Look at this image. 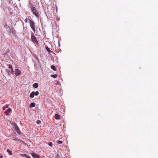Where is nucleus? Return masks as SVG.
Returning a JSON list of instances; mask_svg holds the SVG:
<instances>
[{"label": "nucleus", "instance_id": "obj_1", "mask_svg": "<svg viewBox=\"0 0 158 158\" xmlns=\"http://www.w3.org/2000/svg\"><path fill=\"white\" fill-rule=\"evenodd\" d=\"M31 38L32 41L35 44H38V42L36 39V38L35 37L33 33H31Z\"/></svg>", "mask_w": 158, "mask_h": 158}, {"label": "nucleus", "instance_id": "obj_2", "mask_svg": "<svg viewBox=\"0 0 158 158\" xmlns=\"http://www.w3.org/2000/svg\"><path fill=\"white\" fill-rule=\"evenodd\" d=\"M31 10L33 14L36 17H38L39 14L38 12L35 7L32 6L31 8Z\"/></svg>", "mask_w": 158, "mask_h": 158}, {"label": "nucleus", "instance_id": "obj_3", "mask_svg": "<svg viewBox=\"0 0 158 158\" xmlns=\"http://www.w3.org/2000/svg\"><path fill=\"white\" fill-rule=\"evenodd\" d=\"M29 23L30 25V26L32 29L33 30L34 32L35 31V25L34 22L31 20H29Z\"/></svg>", "mask_w": 158, "mask_h": 158}, {"label": "nucleus", "instance_id": "obj_4", "mask_svg": "<svg viewBox=\"0 0 158 158\" xmlns=\"http://www.w3.org/2000/svg\"><path fill=\"white\" fill-rule=\"evenodd\" d=\"M31 155L34 158H40V156L38 154H36L34 152L31 153Z\"/></svg>", "mask_w": 158, "mask_h": 158}, {"label": "nucleus", "instance_id": "obj_5", "mask_svg": "<svg viewBox=\"0 0 158 158\" xmlns=\"http://www.w3.org/2000/svg\"><path fill=\"white\" fill-rule=\"evenodd\" d=\"M21 73V71L19 69H16L15 70V74L16 76L19 75Z\"/></svg>", "mask_w": 158, "mask_h": 158}, {"label": "nucleus", "instance_id": "obj_6", "mask_svg": "<svg viewBox=\"0 0 158 158\" xmlns=\"http://www.w3.org/2000/svg\"><path fill=\"white\" fill-rule=\"evenodd\" d=\"M6 72L7 76H10V74L11 73V70L8 69H6Z\"/></svg>", "mask_w": 158, "mask_h": 158}, {"label": "nucleus", "instance_id": "obj_7", "mask_svg": "<svg viewBox=\"0 0 158 158\" xmlns=\"http://www.w3.org/2000/svg\"><path fill=\"white\" fill-rule=\"evenodd\" d=\"M11 112V110L10 108H8L6 111L5 112V113L7 115H8L9 114H10Z\"/></svg>", "mask_w": 158, "mask_h": 158}, {"label": "nucleus", "instance_id": "obj_8", "mask_svg": "<svg viewBox=\"0 0 158 158\" xmlns=\"http://www.w3.org/2000/svg\"><path fill=\"white\" fill-rule=\"evenodd\" d=\"M55 118L57 120H59L60 119V115L58 114H56L55 115Z\"/></svg>", "mask_w": 158, "mask_h": 158}, {"label": "nucleus", "instance_id": "obj_9", "mask_svg": "<svg viewBox=\"0 0 158 158\" xmlns=\"http://www.w3.org/2000/svg\"><path fill=\"white\" fill-rule=\"evenodd\" d=\"M15 130L19 134L20 133V131L19 129V128L17 125L15 126Z\"/></svg>", "mask_w": 158, "mask_h": 158}, {"label": "nucleus", "instance_id": "obj_10", "mask_svg": "<svg viewBox=\"0 0 158 158\" xmlns=\"http://www.w3.org/2000/svg\"><path fill=\"white\" fill-rule=\"evenodd\" d=\"M35 92L34 91H32L30 95V97L31 98H33L35 95Z\"/></svg>", "mask_w": 158, "mask_h": 158}, {"label": "nucleus", "instance_id": "obj_11", "mask_svg": "<svg viewBox=\"0 0 158 158\" xmlns=\"http://www.w3.org/2000/svg\"><path fill=\"white\" fill-rule=\"evenodd\" d=\"M33 86L35 88H37L38 87V85L37 83H35L33 84Z\"/></svg>", "mask_w": 158, "mask_h": 158}, {"label": "nucleus", "instance_id": "obj_12", "mask_svg": "<svg viewBox=\"0 0 158 158\" xmlns=\"http://www.w3.org/2000/svg\"><path fill=\"white\" fill-rule=\"evenodd\" d=\"M35 104L34 102H32V103H31V104H30V107H35Z\"/></svg>", "mask_w": 158, "mask_h": 158}, {"label": "nucleus", "instance_id": "obj_13", "mask_svg": "<svg viewBox=\"0 0 158 158\" xmlns=\"http://www.w3.org/2000/svg\"><path fill=\"white\" fill-rule=\"evenodd\" d=\"M51 68L54 71H56V70L55 66L53 65H52L51 66Z\"/></svg>", "mask_w": 158, "mask_h": 158}, {"label": "nucleus", "instance_id": "obj_14", "mask_svg": "<svg viewBox=\"0 0 158 158\" xmlns=\"http://www.w3.org/2000/svg\"><path fill=\"white\" fill-rule=\"evenodd\" d=\"M6 151L7 152L9 153L10 155H11L12 154L10 150L9 149H7L6 150Z\"/></svg>", "mask_w": 158, "mask_h": 158}, {"label": "nucleus", "instance_id": "obj_15", "mask_svg": "<svg viewBox=\"0 0 158 158\" xmlns=\"http://www.w3.org/2000/svg\"><path fill=\"white\" fill-rule=\"evenodd\" d=\"M51 77H53L54 78H56L57 77V75L56 74L52 75H51Z\"/></svg>", "mask_w": 158, "mask_h": 158}, {"label": "nucleus", "instance_id": "obj_16", "mask_svg": "<svg viewBox=\"0 0 158 158\" xmlns=\"http://www.w3.org/2000/svg\"><path fill=\"white\" fill-rule=\"evenodd\" d=\"M63 141L58 140L56 141V143L59 144H61L62 143Z\"/></svg>", "mask_w": 158, "mask_h": 158}, {"label": "nucleus", "instance_id": "obj_17", "mask_svg": "<svg viewBox=\"0 0 158 158\" xmlns=\"http://www.w3.org/2000/svg\"><path fill=\"white\" fill-rule=\"evenodd\" d=\"M46 50H47L48 52H52L51 51L50 49V48H48V47H46Z\"/></svg>", "mask_w": 158, "mask_h": 158}, {"label": "nucleus", "instance_id": "obj_18", "mask_svg": "<svg viewBox=\"0 0 158 158\" xmlns=\"http://www.w3.org/2000/svg\"><path fill=\"white\" fill-rule=\"evenodd\" d=\"M56 158H61V156L59 154H57L56 155Z\"/></svg>", "mask_w": 158, "mask_h": 158}, {"label": "nucleus", "instance_id": "obj_19", "mask_svg": "<svg viewBox=\"0 0 158 158\" xmlns=\"http://www.w3.org/2000/svg\"><path fill=\"white\" fill-rule=\"evenodd\" d=\"M35 95L36 96H37L39 95V92L38 91H36L35 92Z\"/></svg>", "mask_w": 158, "mask_h": 158}, {"label": "nucleus", "instance_id": "obj_20", "mask_svg": "<svg viewBox=\"0 0 158 158\" xmlns=\"http://www.w3.org/2000/svg\"><path fill=\"white\" fill-rule=\"evenodd\" d=\"M8 67L10 69H13L12 66L11 64H9Z\"/></svg>", "mask_w": 158, "mask_h": 158}, {"label": "nucleus", "instance_id": "obj_21", "mask_svg": "<svg viewBox=\"0 0 158 158\" xmlns=\"http://www.w3.org/2000/svg\"><path fill=\"white\" fill-rule=\"evenodd\" d=\"M48 145L49 146H52V142H50L48 143Z\"/></svg>", "mask_w": 158, "mask_h": 158}, {"label": "nucleus", "instance_id": "obj_22", "mask_svg": "<svg viewBox=\"0 0 158 158\" xmlns=\"http://www.w3.org/2000/svg\"><path fill=\"white\" fill-rule=\"evenodd\" d=\"M41 123V121L40 120H38L37 121V124H40V123Z\"/></svg>", "mask_w": 158, "mask_h": 158}, {"label": "nucleus", "instance_id": "obj_23", "mask_svg": "<svg viewBox=\"0 0 158 158\" xmlns=\"http://www.w3.org/2000/svg\"><path fill=\"white\" fill-rule=\"evenodd\" d=\"M10 70H11V74H13V73H14V71H13V69H10Z\"/></svg>", "mask_w": 158, "mask_h": 158}, {"label": "nucleus", "instance_id": "obj_24", "mask_svg": "<svg viewBox=\"0 0 158 158\" xmlns=\"http://www.w3.org/2000/svg\"><path fill=\"white\" fill-rule=\"evenodd\" d=\"M8 106H6V107H5V106H3V108H2V109H3L4 110H5L6 109V108H8Z\"/></svg>", "mask_w": 158, "mask_h": 158}, {"label": "nucleus", "instance_id": "obj_25", "mask_svg": "<svg viewBox=\"0 0 158 158\" xmlns=\"http://www.w3.org/2000/svg\"><path fill=\"white\" fill-rule=\"evenodd\" d=\"M25 22L26 23H28V20H27V18H26V19H25Z\"/></svg>", "mask_w": 158, "mask_h": 158}, {"label": "nucleus", "instance_id": "obj_26", "mask_svg": "<svg viewBox=\"0 0 158 158\" xmlns=\"http://www.w3.org/2000/svg\"><path fill=\"white\" fill-rule=\"evenodd\" d=\"M14 140H15V141H19V139H16V138L15 139H14Z\"/></svg>", "mask_w": 158, "mask_h": 158}, {"label": "nucleus", "instance_id": "obj_27", "mask_svg": "<svg viewBox=\"0 0 158 158\" xmlns=\"http://www.w3.org/2000/svg\"><path fill=\"white\" fill-rule=\"evenodd\" d=\"M3 156L2 155H0V158H3Z\"/></svg>", "mask_w": 158, "mask_h": 158}, {"label": "nucleus", "instance_id": "obj_28", "mask_svg": "<svg viewBox=\"0 0 158 158\" xmlns=\"http://www.w3.org/2000/svg\"><path fill=\"white\" fill-rule=\"evenodd\" d=\"M24 156H25V157H27V158H29V157L27 156V155H26V154H24Z\"/></svg>", "mask_w": 158, "mask_h": 158}, {"label": "nucleus", "instance_id": "obj_29", "mask_svg": "<svg viewBox=\"0 0 158 158\" xmlns=\"http://www.w3.org/2000/svg\"><path fill=\"white\" fill-rule=\"evenodd\" d=\"M21 156H24V155H23V154H21Z\"/></svg>", "mask_w": 158, "mask_h": 158}, {"label": "nucleus", "instance_id": "obj_30", "mask_svg": "<svg viewBox=\"0 0 158 158\" xmlns=\"http://www.w3.org/2000/svg\"><path fill=\"white\" fill-rule=\"evenodd\" d=\"M19 1H20V0H18Z\"/></svg>", "mask_w": 158, "mask_h": 158}]
</instances>
